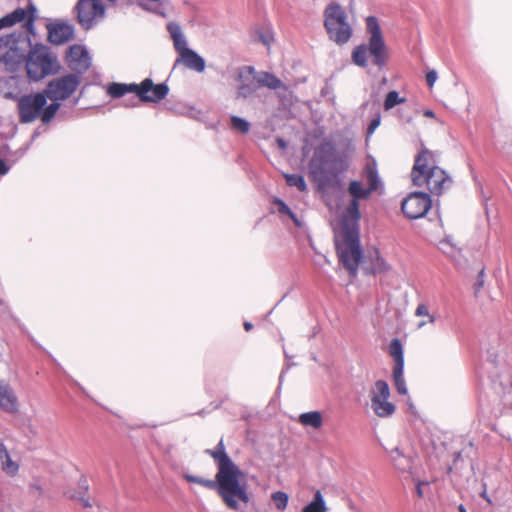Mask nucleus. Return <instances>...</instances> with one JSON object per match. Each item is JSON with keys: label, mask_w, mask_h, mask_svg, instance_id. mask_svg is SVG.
<instances>
[{"label": "nucleus", "mask_w": 512, "mask_h": 512, "mask_svg": "<svg viewBox=\"0 0 512 512\" xmlns=\"http://www.w3.org/2000/svg\"><path fill=\"white\" fill-rule=\"evenodd\" d=\"M392 377L397 392L401 395H406L408 393V389L404 379V368L393 369Z\"/></svg>", "instance_id": "bb28decb"}, {"label": "nucleus", "mask_w": 512, "mask_h": 512, "mask_svg": "<svg viewBox=\"0 0 512 512\" xmlns=\"http://www.w3.org/2000/svg\"><path fill=\"white\" fill-rule=\"evenodd\" d=\"M73 35L74 29L67 23H55L48 26V37L53 44H63L72 39Z\"/></svg>", "instance_id": "a211bd4d"}, {"label": "nucleus", "mask_w": 512, "mask_h": 512, "mask_svg": "<svg viewBox=\"0 0 512 512\" xmlns=\"http://www.w3.org/2000/svg\"><path fill=\"white\" fill-rule=\"evenodd\" d=\"M207 453L218 468L215 479H204L190 474H185L184 479L216 490L223 503L231 510H239L241 503L248 504L250 496L245 473L228 456L223 440H220L214 450H207Z\"/></svg>", "instance_id": "f03ea898"}, {"label": "nucleus", "mask_w": 512, "mask_h": 512, "mask_svg": "<svg viewBox=\"0 0 512 512\" xmlns=\"http://www.w3.org/2000/svg\"><path fill=\"white\" fill-rule=\"evenodd\" d=\"M323 17L329 39L337 45L346 44L350 40L353 30L344 7L333 2L325 8Z\"/></svg>", "instance_id": "0eeeda50"}, {"label": "nucleus", "mask_w": 512, "mask_h": 512, "mask_svg": "<svg viewBox=\"0 0 512 512\" xmlns=\"http://www.w3.org/2000/svg\"><path fill=\"white\" fill-rule=\"evenodd\" d=\"M412 182L415 186H425L430 193L440 195L451 184L447 173L436 166L434 153L422 149L416 156L411 172Z\"/></svg>", "instance_id": "20e7f679"}, {"label": "nucleus", "mask_w": 512, "mask_h": 512, "mask_svg": "<svg viewBox=\"0 0 512 512\" xmlns=\"http://www.w3.org/2000/svg\"><path fill=\"white\" fill-rule=\"evenodd\" d=\"M27 76L32 81H39L46 76L56 73L58 61L46 46L36 45L27 54L24 61Z\"/></svg>", "instance_id": "6e6552de"}, {"label": "nucleus", "mask_w": 512, "mask_h": 512, "mask_svg": "<svg viewBox=\"0 0 512 512\" xmlns=\"http://www.w3.org/2000/svg\"><path fill=\"white\" fill-rule=\"evenodd\" d=\"M80 79L75 74H68L56 78L48 83L43 93L51 103L46 107L43 115V124H48L61 107L60 101L69 98L79 86Z\"/></svg>", "instance_id": "423d86ee"}, {"label": "nucleus", "mask_w": 512, "mask_h": 512, "mask_svg": "<svg viewBox=\"0 0 512 512\" xmlns=\"http://www.w3.org/2000/svg\"><path fill=\"white\" fill-rule=\"evenodd\" d=\"M406 101V98L401 97L397 91H390L384 101V109L386 111L391 110L396 105L402 104Z\"/></svg>", "instance_id": "c85d7f7f"}, {"label": "nucleus", "mask_w": 512, "mask_h": 512, "mask_svg": "<svg viewBox=\"0 0 512 512\" xmlns=\"http://www.w3.org/2000/svg\"><path fill=\"white\" fill-rule=\"evenodd\" d=\"M25 39L22 33H11L0 37V65L5 71H19L26 59Z\"/></svg>", "instance_id": "1a4fd4ad"}, {"label": "nucleus", "mask_w": 512, "mask_h": 512, "mask_svg": "<svg viewBox=\"0 0 512 512\" xmlns=\"http://www.w3.org/2000/svg\"><path fill=\"white\" fill-rule=\"evenodd\" d=\"M47 98L43 92L28 94L18 99L17 108L21 123H31L40 118L43 122V115L48 105Z\"/></svg>", "instance_id": "9b49d317"}, {"label": "nucleus", "mask_w": 512, "mask_h": 512, "mask_svg": "<svg viewBox=\"0 0 512 512\" xmlns=\"http://www.w3.org/2000/svg\"><path fill=\"white\" fill-rule=\"evenodd\" d=\"M390 270L389 264L380 256L376 255L375 260L373 262L372 272L374 274L386 273Z\"/></svg>", "instance_id": "72a5a7b5"}, {"label": "nucleus", "mask_w": 512, "mask_h": 512, "mask_svg": "<svg viewBox=\"0 0 512 512\" xmlns=\"http://www.w3.org/2000/svg\"><path fill=\"white\" fill-rule=\"evenodd\" d=\"M425 325V321H422L418 324V328H422Z\"/></svg>", "instance_id": "6e6d98bb"}, {"label": "nucleus", "mask_w": 512, "mask_h": 512, "mask_svg": "<svg viewBox=\"0 0 512 512\" xmlns=\"http://www.w3.org/2000/svg\"><path fill=\"white\" fill-rule=\"evenodd\" d=\"M168 92L169 88L165 83L154 84L150 78H146L138 84L137 96L143 102H159Z\"/></svg>", "instance_id": "4468645a"}, {"label": "nucleus", "mask_w": 512, "mask_h": 512, "mask_svg": "<svg viewBox=\"0 0 512 512\" xmlns=\"http://www.w3.org/2000/svg\"><path fill=\"white\" fill-rule=\"evenodd\" d=\"M69 67L79 73L85 72L91 66V58L87 49L81 45H73L69 48L67 55Z\"/></svg>", "instance_id": "dca6fc26"}, {"label": "nucleus", "mask_w": 512, "mask_h": 512, "mask_svg": "<svg viewBox=\"0 0 512 512\" xmlns=\"http://www.w3.org/2000/svg\"><path fill=\"white\" fill-rule=\"evenodd\" d=\"M389 354L394 359L393 369L404 368L403 346L399 339H393L389 344Z\"/></svg>", "instance_id": "b1692460"}, {"label": "nucleus", "mask_w": 512, "mask_h": 512, "mask_svg": "<svg viewBox=\"0 0 512 512\" xmlns=\"http://www.w3.org/2000/svg\"><path fill=\"white\" fill-rule=\"evenodd\" d=\"M260 40L264 45L269 46L273 41V36L269 32H266L264 34H260Z\"/></svg>", "instance_id": "37998d69"}, {"label": "nucleus", "mask_w": 512, "mask_h": 512, "mask_svg": "<svg viewBox=\"0 0 512 512\" xmlns=\"http://www.w3.org/2000/svg\"><path fill=\"white\" fill-rule=\"evenodd\" d=\"M256 72L254 67L245 66L238 70L237 81L239 82L237 88V96L247 98L252 95L257 89Z\"/></svg>", "instance_id": "2eb2a0df"}, {"label": "nucleus", "mask_w": 512, "mask_h": 512, "mask_svg": "<svg viewBox=\"0 0 512 512\" xmlns=\"http://www.w3.org/2000/svg\"><path fill=\"white\" fill-rule=\"evenodd\" d=\"M431 207L430 196L425 192H413L402 202V211L410 219L423 217Z\"/></svg>", "instance_id": "ddd939ff"}, {"label": "nucleus", "mask_w": 512, "mask_h": 512, "mask_svg": "<svg viewBox=\"0 0 512 512\" xmlns=\"http://www.w3.org/2000/svg\"><path fill=\"white\" fill-rule=\"evenodd\" d=\"M70 497H71V498H73V499L78 500V501L80 502V504H81L83 507H85V508H88V507H91V506H92V504L90 503V501H89L86 497H84L81 493H78V494H72Z\"/></svg>", "instance_id": "58836bf2"}, {"label": "nucleus", "mask_w": 512, "mask_h": 512, "mask_svg": "<svg viewBox=\"0 0 512 512\" xmlns=\"http://www.w3.org/2000/svg\"><path fill=\"white\" fill-rule=\"evenodd\" d=\"M424 116L429 117V118H434L435 117V113L432 110H426L424 112Z\"/></svg>", "instance_id": "09e8293b"}, {"label": "nucleus", "mask_w": 512, "mask_h": 512, "mask_svg": "<svg viewBox=\"0 0 512 512\" xmlns=\"http://www.w3.org/2000/svg\"><path fill=\"white\" fill-rule=\"evenodd\" d=\"M80 486H81L82 489H84L85 492L88 491V485L86 483V480L81 481L80 482Z\"/></svg>", "instance_id": "8fccbe9b"}, {"label": "nucleus", "mask_w": 512, "mask_h": 512, "mask_svg": "<svg viewBox=\"0 0 512 512\" xmlns=\"http://www.w3.org/2000/svg\"><path fill=\"white\" fill-rule=\"evenodd\" d=\"M0 468L4 474L14 477L19 472V463L13 460L3 443H0Z\"/></svg>", "instance_id": "4be33fe9"}, {"label": "nucleus", "mask_w": 512, "mask_h": 512, "mask_svg": "<svg viewBox=\"0 0 512 512\" xmlns=\"http://www.w3.org/2000/svg\"><path fill=\"white\" fill-rule=\"evenodd\" d=\"M399 114H400V119L405 124H408V125H413L414 124L413 116L412 115L406 114L404 111H399Z\"/></svg>", "instance_id": "a19ab883"}, {"label": "nucleus", "mask_w": 512, "mask_h": 512, "mask_svg": "<svg viewBox=\"0 0 512 512\" xmlns=\"http://www.w3.org/2000/svg\"><path fill=\"white\" fill-rule=\"evenodd\" d=\"M284 176L289 186L297 187L301 192L307 190V185L303 176L298 174H285Z\"/></svg>", "instance_id": "7c9ffc66"}, {"label": "nucleus", "mask_w": 512, "mask_h": 512, "mask_svg": "<svg viewBox=\"0 0 512 512\" xmlns=\"http://www.w3.org/2000/svg\"><path fill=\"white\" fill-rule=\"evenodd\" d=\"M415 315L418 317H428V322L431 324H433L436 320L435 317L429 313L428 307L423 303L417 306Z\"/></svg>", "instance_id": "c9c22d12"}, {"label": "nucleus", "mask_w": 512, "mask_h": 512, "mask_svg": "<svg viewBox=\"0 0 512 512\" xmlns=\"http://www.w3.org/2000/svg\"><path fill=\"white\" fill-rule=\"evenodd\" d=\"M369 186L357 180L349 183L348 192L352 197L349 206L344 210L339 223L334 226V240L337 254L341 263L355 276L362 259V249L359 241V200L366 199L377 189V171L367 166L365 170Z\"/></svg>", "instance_id": "f257e3e1"}, {"label": "nucleus", "mask_w": 512, "mask_h": 512, "mask_svg": "<svg viewBox=\"0 0 512 512\" xmlns=\"http://www.w3.org/2000/svg\"><path fill=\"white\" fill-rule=\"evenodd\" d=\"M252 328H253V325L250 322H245L244 323V329L246 331H250Z\"/></svg>", "instance_id": "3c124183"}, {"label": "nucleus", "mask_w": 512, "mask_h": 512, "mask_svg": "<svg viewBox=\"0 0 512 512\" xmlns=\"http://www.w3.org/2000/svg\"><path fill=\"white\" fill-rule=\"evenodd\" d=\"M439 248L444 254L452 258L455 257L458 253V250L454 247L449 239L441 241Z\"/></svg>", "instance_id": "f704fd0d"}, {"label": "nucleus", "mask_w": 512, "mask_h": 512, "mask_svg": "<svg viewBox=\"0 0 512 512\" xmlns=\"http://www.w3.org/2000/svg\"><path fill=\"white\" fill-rule=\"evenodd\" d=\"M271 499L278 510L283 511L287 508L289 501V496L287 493L282 491L273 492L271 494Z\"/></svg>", "instance_id": "c756f323"}, {"label": "nucleus", "mask_w": 512, "mask_h": 512, "mask_svg": "<svg viewBox=\"0 0 512 512\" xmlns=\"http://www.w3.org/2000/svg\"><path fill=\"white\" fill-rule=\"evenodd\" d=\"M277 144H278V146H279L280 148H282V149H285V148H286V143H285V141H284L283 139H281V138L277 139Z\"/></svg>", "instance_id": "de8ad7c7"}, {"label": "nucleus", "mask_w": 512, "mask_h": 512, "mask_svg": "<svg viewBox=\"0 0 512 512\" xmlns=\"http://www.w3.org/2000/svg\"><path fill=\"white\" fill-rule=\"evenodd\" d=\"M381 123V115L378 113L369 123L367 128V136H371Z\"/></svg>", "instance_id": "4c0bfd02"}, {"label": "nucleus", "mask_w": 512, "mask_h": 512, "mask_svg": "<svg viewBox=\"0 0 512 512\" xmlns=\"http://www.w3.org/2000/svg\"><path fill=\"white\" fill-rule=\"evenodd\" d=\"M179 63H183L188 69L199 73L204 72L206 67L204 58L192 49L185 51L184 54L179 56V58L176 59L174 66Z\"/></svg>", "instance_id": "aec40b11"}, {"label": "nucleus", "mask_w": 512, "mask_h": 512, "mask_svg": "<svg viewBox=\"0 0 512 512\" xmlns=\"http://www.w3.org/2000/svg\"><path fill=\"white\" fill-rule=\"evenodd\" d=\"M16 79L14 77H10V78H7V79H1L0 80V88L4 85V84H8L9 82H15Z\"/></svg>", "instance_id": "49530a36"}, {"label": "nucleus", "mask_w": 512, "mask_h": 512, "mask_svg": "<svg viewBox=\"0 0 512 512\" xmlns=\"http://www.w3.org/2000/svg\"><path fill=\"white\" fill-rule=\"evenodd\" d=\"M391 391L385 380H377L369 390L370 406L374 414L380 418L391 417L396 406L390 401Z\"/></svg>", "instance_id": "9d476101"}, {"label": "nucleus", "mask_w": 512, "mask_h": 512, "mask_svg": "<svg viewBox=\"0 0 512 512\" xmlns=\"http://www.w3.org/2000/svg\"><path fill=\"white\" fill-rule=\"evenodd\" d=\"M438 78L437 72L435 70H431L426 74V82L429 87H432Z\"/></svg>", "instance_id": "ea45409f"}, {"label": "nucleus", "mask_w": 512, "mask_h": 512, "mask_svg": "<svg viewBox=\"0 0 512 512\" xmlns=\"http://www.w3.org/2000/svg\"><path fill=\"white\" fill-rule=\"evenodd\" d=\"M30 491L34 495H38V496L43 494V489L38 482H34V483L30 484Z\"/></svg>", "instance_id": "79ce46f5"}, {"label": "nucleus", "mask_w": 512, "mask_h": 512, "mask_svg": "<svg viewBox=\"0 0 512 512\" xmlns=\"http://www.w3.org/2000/svg\"><path fill=\"white\" fill-rule=\"evenodd\" d=\"M0 408L8 413L18 412V397L8 384H0Z\"/></svg>", "instance_id": "6ab92c4d"}, {"label": "nucleus", "mask_w": 512, "mask_h": 512, "mask_svg": "<svg viewBox=\"0 0 512 512\" xmlns=\"http://www.w3.org/2000/svg\"><path fill=\"white\" fill-rule=\"evenodd\" d=\"M36 8L33 5H30V14L24 8H17L13 12L3 16L0 18V30L4 28L11 27L19 22L24 21L28 18L27 24L29 26H33V22L35 19Z\"/></svg>", "instance_id": "f3484780"}, {"label": "nucleus", "mask_w": 512, "mask_h": 512, "mask_svg": "<svg viewBox=\"0 0 512 512\" xmlns=\"http://www.w3.org/2000/svg\"><path fill=\"white\" fill-rule=\"evenodd\" d=\"M274 203H275V205H277L279 213L288 215L298 227H301V225H302L301 222L296 217V215L293 213V211L286 205V203L284 201H282L280 199H276L274 201Z\"/></svg>", "instance_id": "473e14b6"}, {"label": "nucleus", "mask_w": 512, "mask_h": 512, "mask_svg": "<svg viewBox=\"0 0 512 512\" xmlns=\"http://www.w3.org/2000/svg\"><path fill=\"white\" fill-rule=\"evenodd\" d=\"M480 279L478 280L477 282V286L478 287H481L483 285V280H482V277H483V270L480 272V275H479Z\"/></svg>", "instance_id": "603ef678"}, {"label": "nucleus", "mask_w": 512, "mask_h": 512, "mask_svg": "<svg viewBox=\"0 0 512 512\" xmlns=\"http://www.w3.org/2000/svg\"><path fill=\"white\" fill-rule=\"evenodd\" d=\"M390 456H391L392 460L394 461L395 466L397 468H400V469L405 468V465L402 463V460H405V459H404L402 452L400 451V449L398 447H395L394 449H392L390 451Z\"/></svg>", "instance_id": "e433bc0d"}, {"label": "nucleus", "mask_w": 512, "mask_h": 512, "mask_svg": "<svg viewBox=\"0 0 512 512\" xmlns=\"http://www.w3.org/2000/svg\"><path fill=\"white\" fill-rule=\"evenodd\" d=\"M139 6H140V7H142L143 9H145V10H148V8L146 7V5H145V4H143V3H139Z\"/></svg>", "instance_id": "5fc2aeb1"}, {"label": "nucleus", "mask_w": 512, "mask_h": 512, "mask_svg": "<svg viewBox=\"0 0 512 512\" xmlns=\"http://www.w3.org/2000/svg\"><path fill=\"white\" fill-rule=\"evenodd\" d=\"M459 512H467V510L465 509V507L463 505H459Z\"/></svg>", "instance_id": "864d4df0"}, {"label": "nucleus", "mask_w": 512, "mask_h": 512, "mask_svg": "<svg viewBox=\"0 0 512 512\" xmlns=\"http://www.w3.org/2000/svg\"><path fill=\"white\" fill-rule=\"evenodd\" d=\"M75 11L79 24L88 30L104 19L106 9L102 0H78Z\"/></svg>", "instance_id": "f8f14e48"}, {"label": "nucleus", "mask_w": 512, "mask_h": 512, "mask_svg": "<svg viewBox=\"0 0 512 512\" xmlns=\"http://www.w3.org/2000/svg\"><path fill=\"white\" fill-rule=\"evenodd\" d=\"M167 30L173 41L174 49L179 56L184 54L185 51L190 50V48L188 47L186 36L184 35L182 28L180 27L179 24L171 22L167 25Z\"/></svg>", "instance_id": "412c9836"}, {"label": "nucleus", "mask_w": 512, "mask_h": 512, "mask_svg": "<svg viewBox=\"0 0 512 512\" xmlns=\"http://www.w3.org/2000/svg\"><path fill=\"white\" fill-rule=\"evenodd\" d=\"M428 486L427 482H419L416 486V493L418 497H424V487Z\"/></svg>", "instance_id": "c03bdc74"}, {"label": "nucleus", "mask_w": 512, "mask_h": 512, "mask_svg": "<svg viewBox=\"0 0 512 512\" xmlns=\"http://www.w3.org/2000/svg\"><path fill=\"white\" fill-rule=\"evenodd\" d=\"M138 84L112 83L107 87V94L112 98H120L127 93H135L137 95Z\"/></svg>", "instance_id": "5701e85b"}, {"label": "nucleus", "mask_w": 512, "mask_h": 512, "mask_svg": "<svg viewBox=\"0 0 512 512\" xmlns=\"http://www.w3.org/2000/svg\"><path fill=\"white\" fill-rule=\"evenodd\" d=\"M298 421L306 427L319 429L323 424L322 415L319 411H310L299 415Z\"/></svg>", "instance_id": "393cba45"}, {"label": "nucleus", "mask_w": 512, "mask_h": 512, "mask_svg": "<svg viewBox=\"0 0 512 512\" xmlns=\"http://www.w3.org/2000/svg\"><path fill=\"white\" fill-rule=\"evenodd\" d=\"M328 507L320 490L314 493L313 500L306 505L302 512H327Z\"/></svg>", "instance_id": "a878e982"}, {"label": "nucleus", "mask_w": 512, "mask_h": 512, "mask_svg": "<svg viewBox=\"0 0 512 512\" xmlns=\"http://www.w3.org/2000/svg\"><path fill=\"white\" fill-rule=\"evenodd\" d=\"M257 86H266L271 89H277L281 86V81L273 74L264 72L256 77Z\"/></svg>", "instance_id": "cd10ccee"}, {"label": "nucleus", "mask_w": 512, "mask_h": 512, "mask_svg": "<svg viewBox=\"0 0 512 512\" xmlns=\"http://www.w3.org/2000/svg\"><path fill=\"white\" fill-rule=\"evenodd\" d=\"M231 127L243 134H246L250 130V123L244 118L238 116L231 117Z\"/></svg>", "instance_id": "2f4dec72"}, {"label": "nucleus", "mask_w": 512, "mask_h": 512, "mask_svg": "<svg viewBox=\"0 0 512 512\" xmlns=\"http://www.w3.org/2000/svg\"><path fill=\"white\" fill-rule=\"evenodd\" d=\"M366 29L370 34L368 45L357 46L352 58L356 65L365 67L367 65V55L373 58V63L377 66L384 65L386 61V45L382 36L378 20L374 16L366 18Z\"/></svg>", "instance_id": "39448f33"}, {"label": "nucleus", "mask_w": 512, "mask_h": 512, "mask_svg": "<svg viewBox=\"0 0 512 512\" xmlns=\"http://www.w3.org/2000/svg\"><path fill=\"white\" fill-rule=\"evenodd\" d=\"M346 168L344 158L339 155L336 145L330 140L323 141L315 149L309 162V173L322 191L338 187L339 176Z\"/></svg>", "instance_id": "7ed1b4c3"}, {"label": "nucleus", "mask_w": 512, "mask_h": 512, "mask_svg": "<svg viewBox=\"0 0 512 512\" xmlns=\"http://www.w3.org/2000/svg\"><path fill=\"white\" fill-rule=\"evenodd\" d=\"M9 172V167L4 160H0V175H6Z\"/></svg>", "instance_id": "a18cd8bd"}]
</instances>
